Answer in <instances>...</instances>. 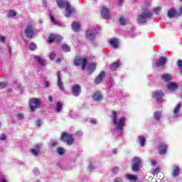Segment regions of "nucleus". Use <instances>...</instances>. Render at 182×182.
<instances>
[{
    "mask_svg": "<svg viewBox=\"0 0 182 182\" xmlns=\"http://www.w3.org/2000/svg\"><path fill=\"white\" fill-rule=\"evenodd\" d=\"M61 140L66 142L68 144H73V137H61Z\"/></svg>",
    "mask_w": 182,
    "mask_h": 182,
    "instance_id": "nucleus-24",
    "label": "nucleus"
},
{
    "mask_svg": "<svg viewBox=\"0 0 182 182\" xmlns=\"http://www.w3.org/2000/svg\"><path fill=\"white\" fill-rule=\"evenodd\" d=\"M105 76H106V73H105V71H102L97 75V77L95 78V83L97 85H99V84L102 83V81L103 80V79H105Z\"/></svg>",
    "mask_w": 182,
    "mask_h": 182,
    "instance_id": "nucleus-16",
    "label": "nucleus"
},
{
    "mask_svg": "<svg viewBox=\"0 0 182 182\" xmlns=\"http://www.w3.org/2000/svg\"><path fill=\"white\" fill-rule=\"evenodd\" d=\"M139 140L141 146L143 147L146 144V138L140 137Z\"/></svg>",
    "mask_w": 182,
    "mask_h": 182,
    "instance_id": "nucleus-39",
    "label": "nucleus"
},
{
    "mask_svg": "<svg viewBox=\"0 0 182 182\" xmlns=\"http://www.w3.org/2000/svg\"><path fill=\"white\" fill-rule=\"evenodd\" d=\"M55 57H56V53L55 51L52 52L49 56L50 60H53V59H55Z\"/></svg>",
    "mask_w": 182,
    "mask_h": 182,
    "instance_id": "nucleus-41",
    "label": "nucleus"
},
{
    "mask_svg": "<svg viewBox=\"0 0 182 182\" xmlns=\"http://www.w3.org/2000/svg\"><path fill=\"white\" fill-rule=\"evenodd\" d=\"M167 25H168L169 26H171V23H168Z\"/></svg>",
    "mask_w": 182,
    "mask_h": 182,
    "instance_id": "nucleus-62",
    "label": "nucleus"
},
{
    "mask_svg": "<svg viewBox=\"0 0 182 182\" xmlns=\"http://www.w3.org/2000/svg\"><path fill=\"white\" fill-rule=\"evenodd\" d=\"M63 38L60 36L56 34H51L48 38V43H52V42L59 43L62 41Z\"/></svg>",
    "mask_w": 182,
    "mask_h": 182,
    "instance_id": "nucleus-13",
    "label": "nucleus"
},
{
    "mask_svg": "<svg viewBox=\"0 0 182 182\" xmlns=\"http://www.w3.org/2000/svg\"><path fill=\"white\" fill-rule=\"evenodd\" d=\"M160 11H161V7H156L154 9V14H156V15H159V12H160Z\"/></svg>",
    "mask_w": 182,
    "mask_h": 182,
    "instance_id": "nucleus-43",
    "label": "nucleus"
},
{
    "mask_svg": "<svg viewBox=\"0 0 182 182\" xmlns=\"http://www.w3.org/2000/svg\"><path fill=\"white\" fill-rule=\"evenodd\" d=\"M101 15L103 19H110V14H109V9L104 8L101 11Z\"/></svg>",
    "mask_w": 182,
    "mask_h": 182,
    "instance_id": "nucleus-17",
    "label": "nucleus"
},
{
    "mask_svg": "<svg viewBox=\"0 0 182 182\" xmlns=\"http://www.w3.org/2000/svg\"><path fill=\"white\" fill-rule=\"evenodd\" d=\"M62 109H63V104H62V102H57L55 112L60 113V112H62Z\"/></svg>",
    "mask_w": 182,
    "mask_h": 182,
    "instance_id": "nucleus-30",
    "label": "nucleus"
},
{
    "mask_svg": "<svg viewBox=\"0 0 182 182\" xmlns=\"http://www.w3.org/2000/svg\"><path fill=\"white\" fill-rule=\"evenodd\" d=\"M6 86H8V83L4 82H0V90L5 89V87H6Z\"/></svg>",
    "mask_w": 182,
    "mask_h": 182,
    "instance_id": "nucleus-42",
    "label": "nucleus"
},
{
    "mask_svg": "<svg viewBox=\"0 0 182 182\" xmlns=\"http://www.w3.org/2000/svg\"><path fill=\"white\" fill-rule=\"evenodd\" d=\"M49 17L50 18V21L53 25H59V21L56 20L52 14H49Z\"/></svg>",
    "mask_w": 182,
    "mask_h": 182,
    "instance_id": "nucleus-33",
    "label": "nucleus"
},
{
    "mask_svg": "<svg viewBox=\"0 0 182 182\" xmlns=\"http://www.w3.org/2000/svg\"><path fill=\"white\" fill-rule=\"evenodd\" d=\"M56 63H60V58H58L55 60Z\"/></svg>",
    "mask_w": 182,
    "mask_h": 182,
    "instance_id": "nucleus-59",
    "label": "nucleus"
},
{
    "mask_svg": "<svg viewBox=\"0 0 182 182\" xmlns=\"http://www.w3.org/2000/svg\"><path fill=\"white\" fill-rule=\"evenodd\" d=\"M182 7H180L179 11H176L174 9H171L168 11V18H177V16H181Z\"/></svg>",
    "mask_w": 182,
    "mask_h": 182,
    "instance_id": "nucleus-9",
    "label": "nucleus"
},
{
    "mask_svg": "<svg viewBox=\"0 0 182 182\" xmlns=\"http://www.w3.org/2000/svg\"><path fill=\"white\" fill-rule=\"evenodd\" d=\"M153 16V13L147 8L141 9L140 14L137 17V22L141 24L147 23L149 18Z\"/></svg>",
    "mask_w": 182,
    "mask_h": 182,
    "instance_id": "nucleus-2",
    "label": "nucleus"
},
{
    "mask_svg": "<svg viewBox=\"0 0 182 182\" xmlns=\"http://www.w3.org/2000/svg\"><path fill=\"white\" fill-rule=\"evenodd\" d=\"M112 153H113L114 154H117V149H112Z\"/></svg>",
    "mask_w": 182,
    "mask_h": 182,
    "instance_id": "nucleus-55",
    "label": "nucleus"
},
{
    "mask_svg": "<svg viewBox=\"0 0 182 182\" xmlns=\"http://www.w3.org/2000/svg\"><path fill=\"white\" fill-rule=\"evenodd\" d=\"M74 65L75 66L82 65V70H85L87 69L90 73H93L95 72V69H96V63H87V58L83 57H76L74 60Z\"/></svg>",
    "mask_w": 182,
    "mask_h": 182,
    "instance_id": "nucleus-1",
    "label": "nucleus"
},
{
    "mask_svg": "<svg viewBox=\"0 0 182 182\" xmlns=\"http://www.w3.org/2000/svg\"><path fill=\"white\" fill-rule=\"evenodd\" d=\"M124 2V0H117L118 6H122V4Z\"/></svg>",
    "mask_w": 182,
    "mask_h": 182,
    "instance_id": "nucleus-47",
    "label": "nucleus"
},
{
    "mask_svg": "<svg viewBox=\"0 0 182 182\" xmlns=\"http://www.w3.org/2000/svg\"><path fill=\"white\" fill-rule=\"evenodd\" d=\"M161 77L164 82H170V80H173V77L168 74H163L161 75Z\"/></svg>",
    "mask_w": 182,
    "mask_h": 182,
    "instance_id": "nucleus-21",
    "label": "nucleus"
},
{
    "mask_svg": "<svg viewBox=\"0 0 182 182\" xmlns=\"http://www.w3.org/2000/svg\"><path fill=\"white\" fill-rule=\"evenodd\" d=\"M41 106V100L38 98H33L29 101V107L31 112H35Z\"/></svg>",
    "mask_w": 182,
    "mask_h": 182,
    "instance_id": "nucleus-8",
    "label": "nucleus"
},
{
    "mask_svg": "<svg viewBox=\"0 0 182 182\" xmlns=\"http://www.w3.org/2000/svg\"><path fill=\"white\" fill-rule=\"evenodd\" d=\"M92 99L95 102H99V101L102 100V95H100V93H99V92H96L93 95Z\"/></svg>",
    "mask_w": 182,
    "mask_h": 182,
    "instance_id": "nucleus-29",
    "label": "nucleus"
},
{
    "mask_svg": "<svg viewBox=\"0 0 182 182\" xmlns=\"http://www.w3.org/2000/svg\"><path fill=\"white\" fill-rule=\"evenodd\" d=\"M90 123H92V124H96L97 123V121L95 119H90Z\"/></svg>",
    "mask_w": 182,
    "mask_h": 182,
    "instance_id": "nucleus-46",
    "label": "nucleus"
},
{
    "mask_svg": "<svg viewBox=\"0 0 182 182\" xmlns=\"http://www.w3.org/2000/svg\"><path fill=\"white\" fill-rule=\"evenodd\" d=\"M156 164H157V161H151V166H156Z\"/></svg>",
    "mask_w": 182,
    "mask_h": 182,
    "instance_id": "nucleus-54",
    "label": "nucleus"
},
{
    "mask_svg": "<svg viewBox=\"0 0 182 182\" xmlns=\"http://www.w3.org/2000/svg\"><path fill=\"white\" fill-rule=\"evenodd\" d=\"M1 137H6V134L5 133L1 134Z\"/></svg>",
    "mask_w": 182,
    "mask_h": 182,
    "instance_id": "nucleus-58",
    "label": "nucleus"
},
{
    "mask_svg": "<svg viewBox=\"0 0 182 182\" xmlns=\"http://www.w3.org/2000/svg\"><path fill=\"white\" fill-rule=\"evenodd\" d=\"M46 87H49V82L48 81L45 82Z\"/></svg>",
    "mask_w": 182,
    "mask_h": 182,
    "instance_id": "nucleus-56",
    "label": "nucleus"
},
{
    "mask_svg": "<svg viewBox=\"0 0 182 182\" xmlns=\"http://www.w3.org/2000/svg\"><path fill=\"white\" fill-rule=\"evenodd\" d=\"M48 100L50 102H53V97H52V95H50L49 97H48Z\"/></svg>",
    "mask_w": 182,
    "mask_h": 182,
    "instance_id": "nucleus-52",
    "label": "nucleus"
},
{
    "mask_svg": "<svg viewBox=\"0 0 182 182\" xmlns=\"http://www.w3.org/2000/svg\"><path fill=\"white\" fill-rule=\"evenodd\" d=\"M43 4L46 6V2L43 1Z\"/></svg>",
    "mask_w": 182,
    "mask_h": 182,
    "instance_id": "nucleus-63",
    "label": "nucleus"
},
{
    "mask_svg": "<svg viewBox=\"0 0 182 182\" xmlns=\"http://www.w3.org/2000/svg\"><path fill=\"white\" fill-rule=\"evenodd\" d=\"M24 33L28 39H32L35 36V28L32 23H28L26 26Z\"/></svg>",
    "mask_w": 182,
    "mask_h": 182,
    "instance_id": "nucleus-7",
    "label": "nucleus"
},
{
    "mask_svg": "<svg viewBox=\"0 0 182 182\" xmlns=\"http://www.w3.org/2000/svg\"><path fill=\"white\" fill-rule=\"evenodd\" d=\"M114 182H122V178H115L114 180Z\"/></svg>",
    "mask_w": 182,
    "mask_h": 182,
    "instance_id": "nucleus-50",
    "label": "nucleus"
},
{
    "mask_svg": "<svg viewBox=\"0 0 182 182\" xmlns=\"http://www.w3.org/2000/svg\"><path fill=\"white\" fill-rule=\"evenodd\" d=\"M75 136L77 137H80V136H83V132L82 131H78L75 133Z\"/></svg>",
    "mask_w": 182,
    "mask_h": 182,
    "instance_id": "nucleus-44",
    "label": "nucleus"
},
{
    "mask_svg": "<svg viewBox=\"0 0 182 182\" xmlns=\"http://www.w3.org/2000/svg\"><path fill=\"white\" fill-rule=\"evenodd\" d=\"M36 126H37V127H41V126H42V122H41V121H37L36 122Z\"/></svg>",
    "mask_w": 182,
    "mask_h": 182,
    "instance_id": "nucleus-49",
    "label": "nucleus"
},
{
    "mask_svg": "<svg viewBox=\"0 0 182 182\" xmlns=\"http://www.w3.org/2000/svg\"><path fill=\"white\" fill-rule=\"evenodd\" d=\"M62 49L64 52H70V48L69 46H68V44H63Z\"/></svg>",
    "mask_w": 182,
    "mask_h": 182,
    "instance_id": "nucleus-34",
    "label": "nucleus"
},
{
    "mask_svg": "<svg viewBox=\"0 0 182 182\" xmlns=\"http://www.w3.org/2000/svg\"><path fill=\"white\" fill-rule=\"evenodd\" d=\"M180 174V167L178 166H175L173 169L172 170V176L173 177H177Z\"/></svg>",
    "mask_w": 182,
    "mask_h": 182,
    "instance_id": "nucleus-22",
    "label": "nucleus"
},
{
    "mask_svg": "<svg viewBox=\"0 0 182 182\" xmlns=\"http://www.w3.org/2000/svg\"><path fill=\"white\" fill-rule=\"evenodd\" d=\"M72 93L73 96H75V97H77V96L80 95V93H82V87L79 85H73L72 87Z\"/></svg>",
    "mask_w": 182,
    "mask_h": 182,
    "instance_id": "nucleus-12",
    "label": "nucleus"
},
{
    "mask_svg": "<svg viewBox=\"0 0 182 182\" xmlns=\"http://www.w3.org/2000/svg\"><path fill=\"white\" fill-rule=\"evenodd\" d=\"M57 4L60 8H65V16L67 18H69V16L73 14V11H75V9L70 6V3L66 0H57Z\"/></svg>",
    "mask_w": 182,
    "mask_h": 182,
    "instance_id": "nucleus-4",
    "label": "nucleus"
},
{
    "mask_svg": "<svg viewBox=\"0 0 182 182\" xmlns=\"http://www.w3.org/2000/svg\"><path fill=\"white\" fill-rule=\"evenodd\" d=\"M133 164L132 166V171L137 173V171H140V167H141V164H143V161L140 157H134L132 159Z\"/></svg>",
    "mask_w": 182,
    "mask_h": 182,
    "instance_id": "nucleus-6",
    "label": "nucleus"
},
{
    "mask_svg": "<svg viewBox=\"0 0 182 182\" xmlns=\"http://www.w3.org/2000/svg\"><path fill=\"white\" fill-rule=\"evenodd\" d=\"M9 52L11 54V47H9Z\"/></svg>",
    "mask_w": 182,
    "mask_h": 182,
    "instance_id": "nucleus-61",
    "label": "nucleus"
},
{
    "mask_svg": "<svg viewBox=\"0 0 182 182\" xmlns=\"http://www.w3.org/2000/svg\"><path fill=\"white\" fill-rule=\"evenodd\" d=\"M161 111H156L154 113V120H156V122H160V120L161 119Z\"/></svg>",
    "mask_w": 182,
    "mask_h": 182,
    "instance_id": "nucleus-20",
    "label": "nucleus"
},
{
    "mask_svg": "<svg viewBox=\"0 0 182 182\" xmlns=\"http://www.w3.org/2000/svg\"><path fill=\"white\" fill-rule=\"evenodd\" d=\"M127 23V19L123 18V17H121L119 18V23L120 25H122V26H124L126 25V23Z\"/></svg>",
    "mask_w": 182,
    "mask_h": 182,
    "instance_id": "nucleus-38",
    "label": "nucleus"
},
{
    "mask_svg": "<svg viewBox=\"0 0 182 182\" xmlns=\"http://www.w3.org/2000/svg\"><path fill=\"white\" fill-rule=\"evenodd\" d=\"M0 140H2V141L6 140V137H1V138H0Z\"/></svg>",
    "mask_w": 182,
    "mask_h": 182,
    "instance_id": "nucleus-60",
    "label": "nucleus"
},
{
    "mask_svg": "<svg viewBox=\"0 0 182 182\" xmlns=\"http://www.w3.org/2000/svg\"><path fill=\"white\" fill-rule=\"evenodd\" d=\"M117 68H120V63H119V62H116L110 65V70L112 72H114Z\"/></svg>",
    "mask_w": 182,
    "mask_h": 182,
    "instance_id": "nucleus-27",
    "label": "nucleus"
},
{
    "mask_svg": "<svg viewBox=\"0 0 182 182\" xmlns=\"http://www.w3.org/2000/svg\"><path fill=\"white\" fill-rule=\"evenodd\" d=\"M28 48L30 50H35L36 49V44L35 43H31Z\"/></svg>",
    "mask_w": 182,
    "mask_h": 182,
    "instance_id": "nucleus-40",
    "label": "nucleus"
},
{
    "mask_svg": "<svg viewBox=\"0 0 182 182\" xmlns=\"http://www.w3.org/2000/svg\"><path fill=\"white\" fill-rule=\"evenodd\" d=\"M57 85L60 90H64L63 82L62 81V75H60V71L57 72Z\"/></svg>",
    "mask_w": 182,
    "mask_h": 182,
    "instance_id": "nucleus-15",
    "label": "nucleus"
},
{
    "mask_svg": "<svg viewBox=\"0 0 182 182\" xmlns=\"http://www.w3.org/2000/svg\"><path fill=\"white\" fill-rule=\"evenodd\" d=\"M0 41H1V42H2L3 43H5V41H6L5 36H1V37H0Z\"/></svg>",
    "mask_w": 182,
    "mask_h": 182,
    "instance_id": "nucleus-48",
    "label": "nucleus"
},
{
    "mask_svg": "<svg viewBox=\"0 0 182 182\" xmlns=\"http://www.w3.org/2000/svg\"><path fill=\"white\" fill-rule=\"evenodd\" d=\"M61 137H73V134L69 132H63L61 134Z\"/></svg>",
    "mask_w": 182,
    "mask_h": 182,
    "instance_id": "nucleus-37",
    "label": "nucleus"
},
{
    "mask_svg": "<svg viewBox=\"0 0 182 182\" xmlns=\"http://www.w3.org/2000/svg\"><path fill=\"white\" fill-rule=\"evenodd\" d=\"M39 22H40V23H42V21H40Z\"/></svg>",
    "mask_w": 182,
    "mask_h": 182,
    "instance_id": "nucleus-64",
    "label": "nucleus"
},
{
    "mask_svg": "<svg viewBox=\"0 0 182 182\" xmlns=\"http://www.w3.org/2000/svg\"><path fill=\"white\" fill-rule=\"evenodd\" d=\"M166 62H167V59L164 57H161L155 64H153V68H161V66L166 65Z\"/></svg>",
    "mask_w": 182,
    "mask_h": 182,
    "instance_id": "nucleus-14",
    "label": "nucleus"
},
{
    "mask_svg": "<svg viewBox=\"0 0 182 182\" xmlns=\"http://www.w3.org/2000/svg\"><path fill=\"white\" fill-rule=\"evenodd\" d=\"M168 149V146H167V144H166L163 142H161L158 146L159 154L161 156L166 154V153H167Z\"/></svg>",
    "mask_w": 182,
    "mask_h": 182,
    "instance_id": "nucleus-11",
    "label": "nucleus"
},
{
    "mask_svg": "<svg viewBox=\"0 0 182 182\" xmlns=\"http://www.w3.org/2000/svg\"><path fill=\"white\" fill-rule=\"evenodd\" d=\"M31 151L32 154H34V156H38L39 153H41V149L38 146L35 149H32Z\"/></svg>",
    "mask_w": 182,
    "mask_h": 182,
    "instance_id": "nucleus-32",
    "label": "nucleus"
},
{
    "mask_svg": "<svg viewBox=\"0 0 182 182\" xmlns=\"http://www.w3.org/2000/svg\"><path fill=\"white\" fill-rule=\"evenodd\" d=\"M51 146L52 147H55L56 146H58V142L57 141L51 142Z\"/></svg>",
    "mask_w": 182,
    "mask_h": 182,
    "instance_id": "nucleus-51",
    "label": "nucleus"
},
{
    "mask_svg": "<svg viewBox=\"0 0 182 182\" xmlns=\"http://www.w3.org/2000/svg\"><path fill=\"white\" fill-rule=\"evenodd\" d=\"M109 42L112 48H114V49L119 48V41L117 40V38H112L110 40Z\"/></svg>",
    "mask_w": 182,
    "mask_h": 182,
    "instance_id": "nucleus-23",
    "label": "nucleus"
},
{
    "mask_svg": "<svg viewBox=\"0 0 182 182\" xmlns=\"http://www.w3.org/2000/svg\"><path fill=\"white\" fill-rule=\"evenodd\" d=\"M99 30L97 28H92V29H88L86 31L85 36L88 41H90L92 43H95V39H96V35H97V31Z\"/></svg>",
    "mask_w": 182,
    "mask_h": 182,
    "instance_id": "nucleus-5",
    "label": "nucleus"
},
{
    "mask_svg": "<svg viewBox=\"0 0 182 182\" xmlns=\"http://www.w3.org/2000/svg\"><path fill=\"white\" fill-rule=\"evenodd\" d=\"M112 120L118 130H123V127H124V124L126 122V118L122 117L119 119H117V112H116V111H113Z\"/></svg>",
    "mask_w": 182,
    "mask_h": 182,
    "instance_id": "nucleus-3",
    "label": "nucleus"
},
{
    "mask_svg": "<svg viewBox=\"0 0 182 182\" xmlns=\"http://www.w3.org/2000/svg\"><path fill=\"white\" fill-rule=\"evenodd\" d=\"M163 96H164V92H163V91L161 90L155 91L152 94V97L154 99H156L158 103H161V102H163V100L161 99Z\"/></svg>",
    "mask_w": 182,
    "mask_h": 182,
    "instance_id": "nucleus-10",
    "label": "nucleus"
},
{
    "mask_svg": "<svg viewBox=\"0 0 182 182\" xmlns=\"http://www.w3.org/2000/svg\"><path fill=\"white\" fill-rule=\"evenodd\" d=\"M181 109V103H178L174 108L173 109V116L175 117H178L179 116V113H180V110Z\"/></svg>",
    "mask_w": 182,
    "mask_h": 182,
    "instance_id": "nucleus-19",
    "label": "nucleus"
},
{
    "mask_svg": "<svg viewBox=\"0 0 182 182\" xmlns=\"http://www.w3.org/2000/svg\"><path fill=\"white\" fill-rule=\"evenodd\" d=\"M0 182H8V181L6 180V178H2L0 181Z\"/></svg>",
    "mask_w": 182,
    "mask_h": 182,
    "instance_id": "nucleus-53",
    "label": "nucleus"
},
{
    "mask_svg": "<svg viewBox=\"0 0 182 182\" xmlns=\"http://www.w3.org/2000/svg\"><path fill=\"white\" fill-rule=\"evenodd\" d=\"M167 89L171 92H174V90H176V89H178V85L174 82L169 83L167 85Z\"/></svg>",
    "mask_w": 182,
    "mask_h": 182,
    "instance_id": "nucleus-18",
    "label": "nucleus"
},
{
    "mask_svg": "<svg viewBox=\"0 0 182 182\" xmlns=\"http://www.w3.org/2000/svg\"><path fill=\"white\" fill-rule=\"evenodd\" d=\"M72 28L75 32H79L80 31V25H79V23H73Z\"/></svg>",
    "mask_w": 182,
    "mask_h": 182,
    "instance_id": "nucleus-28",
    "label": "nucleus"
},
{
    "mask_svg": "<svg viewBox=\"0 0 182 182\" xmlns=\"http://www.w3.org/2000/svg\"><path fill=\"white\" fill-rule=\"evenodd\" d=\"M119 171V167L117 166H115L112 170V172L114 173V174H117V172Z\"/></svg>",
    "mask_w": 182,
    "mask_h": 182,
    "instance_id": "nucleus-45",
    "label": "nucleus"
},
{
    "mask_svg": "<svg viewBox=\"0 0 182 182\" xmlns=\"http://www.w3.org/2000/svg\"><path fill=\"white\" fill-rule=\"evenodd\" d=\"M161 170V168L160 167L155 168L152 172L153 176H157V174L160 173Z\"/></svg>",
    "mask_w": 182,
    "mask_h": 182,
    "instance_id": "nucleus-36",
    "label": "nucleus"
},
{
    "mask_svg": "<svg viewBox=\"0 0 182 182\" xmlns=\"http://www.w3.org/2000/svg\"><path fill=\"white\" fill-rule=\"evenodd\" d=\"M126 178H127V180H129V181H132V182L137 181V176H136L135 175L127 174L126 175Z\"/></svg>",
    "mask_w": 182,
    "mask_h": 182,
    "instance_id": "nucleus-25",
    "label": "nucleus"
},
{
    "mask_svg": "<svg viewBox=\"0 0 182 182\" xmlns=\"http://www.w3.org/2000/svg\"><path fill=\"white\" fill-rule=\"evenodd\" d=\"M57 153H58L60 156L65 155V149H63L62 147L58 148Z\"/></svg>",
    "mask_w": 182,
    "mask_h": 182,
    "instance_id": "nucleus-35",
    "label": "nucleus"
},
{
    "mask_svg": "<svg viewBox=\"0 0 182 182\" xmlns=\"http://www.w3.org/2000/svg\"><path fill=\"white\" fill-rule=\"evenodd\" d=\"M35 60L41 65V66H45V60L40 56L36 55Z\"/></svg>",
    "mask_w": 182,
    "mask_h": 182,
    "instance_id": "nucleus-26",
    "label": "nucleus"
},
{
    "mask_svg": "<svg viewBox=\"0 0 182 182\" xmlns=\"http://www.w3.org/2000/svg\"><path fill=\"white\" fill-rule=\"evenodd\" d=\"M19 119H23V115L22 114H18Z\"/></svg>",
    "mask_w": 182,
    "mask_h": 182,
    "instance_id": "nucleus-57",
    "label": "nucleus"
},
{
    "mask_svg": "<svg viewBox=\"0 0 182 182\" xmlns=\"http://www.w3.org/2000/svg\"><path fill=\"white\" fill-rule=\"evenodd\" d=\"M14 16H16V11H15V10L9 11L7 18H14Z\"/></svg>",
    "mask_w": 182,
    "mask_h": 182,
    "instance_id": "nucleus-31",
    "label": "nucleus"
}]
</instances>
